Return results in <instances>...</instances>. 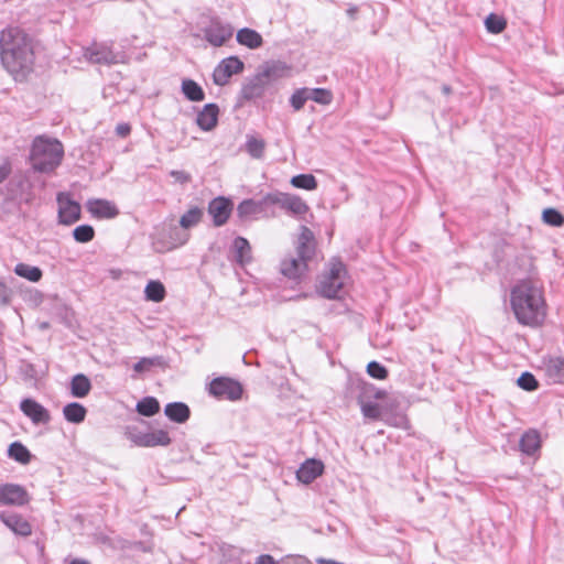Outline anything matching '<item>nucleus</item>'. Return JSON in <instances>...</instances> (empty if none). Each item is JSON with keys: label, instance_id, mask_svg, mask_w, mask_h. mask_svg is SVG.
Segmentation results:
<instances>
[{"label": "nucleus", "instance_id": "40", "mask_svg": "<svg viewBox=\"0 0 564 564\" xmlns=\"http://www.w3.org/2000/svg\"><path fill=\"white\" fill-rule=\"evenodd\" d=\"M307 99L313 100L319 105H329L333 100V94L326 88H307Z\"/></svg>", "mask_w": 564, "mask_h": 564}, {"label": "nucleus", "instance_id": "27", "mask_svg": "<svg viewBox=\"0 0 564 564\" xmlns=\"http://www.w3.org/2000/svg\"><path fill=\"white\" fill-rule=\"evenodd\" d=\"M69 390L74 398L83 399L87 397L91 390L90 379L84 373L75 375L70 380Z\"/></svg>", "mask_w": 564, "mask_h": 564}, {"label": "nucleus", "instance_id": "17", "mask_svg": "<svg viewBox=\"0 0 564 564\" xmlns=\"http://www.w3.org/2000/svg\"><path fill=\"white\" fill-rule=\"evenodd\" d=\"M291 67L281 61H271L261 65L258 69V73L265 79L268 85L272 83L288 77L290 74Z\"/></svg>", "mask_w": 564, "mask_h": 564}, {"label": "nucleus", "instance_id": "18", "mask_svg": "<svg viewBox=\"0 0 564 564\" xmlns=\"http://www.w3.org/2000/svg\"><path fill=\"white\" fill-rule=\"evenodd\" d=\"M315 254V239L313 231L306 226L301 227V232L297 240L296 257L304 260L306 263Z\"/></svg>", "mask_w": 564, "mask_h": 564}, {"label": "nucleus", "instance_id": "41", "mask_svg": "<svg viewBox=\"0 0 564 564\" xmlns=\"http://www.w3.org/2000/svg\"><path fill=\"white\" fill-rule=\"evenodd\" d=\"M203 216V210L198 207L188 209L180 219L181 227L188 229L196 226Z\"/></svg>", "mask_w": 564, "mask_h": 564}, {"label": "nucleus", "instance_id": "50", "mask_svg": "<svg viewBox=\"0 0 564 564\" xmlns=\"http://www.w3.org/2000/svg\"><path fill=\"white\" fill-rule=\"evenodd\" d=\"M390 423H391V425H393L395 427H400V429H404V430L410 427L409 420H408L406 415H404V414L394 415L391 419Z\"/></svg>", "mask_w": 564, "mask_h": 564}, {"label": "nucleus", "instance_id": "6", "mask_svg": "<svg viewBox=\"0 0 564 564\" xmlns=\"http://www.w3.org/2000/svg\"><path fill=\"white\" fill-rule=\"evenodd\" d=\"M208 391L209 394L218 399L236 401L241 398L243 390L238 381L226 377H219L215 378L209 383Z\"/></svg>", "mask_w": 564, "mask_h": 564}, {"label": "nucleus", "instance_id": "8", "mask_svg": "<svg viewBox=\"0 0 564 564\" xmlns=\"http://www.w3.org/2000/svg\"><path fill=\"white\" fill-rule=\"evenodd\" d=\"M84 56L94 64L111 65L122 61L120 53H115L106 43H94L85 48Z\"/></svg>", "mask_w": 564, "mask_h": 564}, {"label": "nucleus", "instance_id": "15", "mask_svg": "<svg viewBox=\"0 0 564 564\" xmlns=\"http://www.w3.org/2000/svg\"><path fill=\"white\" fill-rule=\"evenodd\" d=\"M20 410L34 424H46L51 420L50 412L41 403L30 398L21 401Z\"/></svg>", "mask_w": 564, "mask_h": 564}, {"label": "nucleus", "instance_id": "51", "mask_svg": "<svg viewBox=\"0 0 564 564\" xmlns=\"http://www.w3.org/2000/svg\"><path fill=\"white\" fill-rule=\"evenodd\" d=\"M170 175L175 180V182L181 184H186L191 181V175L185 171L173 170L170 172Z\"/></svg>", "mask_w": 564, "mask_h": 564}, {"label": "nucleus", "instance_id": "46", "mask_svg": "<svg viewBox=\"0 0 564 564\" xmlns=\"http://www.w3.org/2000/svg\"><path fill=\"white\" fill-rule=\"evenodd\" d=\"M289 193L283 192H272L264 195V202L268 203V207L279 206L281 209H285V204L288 199Z\"/></svg>", "mask_w": 564, "mask_h": 564}, {"label": "nucleus", "instance_id": "39", "mask_svg": "<svg viewBox=\"0 0 564 564\" xmlns=\"http://www.w3.org/2000/svg\"><path fill=\"white\" fill-rule=\"evenodd\" d=\"M291 185L296 188L314 191L317 188V180L312 174H297L290 181Z\"/></svg>", "mask_w": 564, "mask_h": 564}, {"label": "nucleus", "instance_id": "11", "mask_svg": "<svg viewBox=\"0 0 564 564\" xmlns=\"http://www.w3.org/2000/svg\"><path fill=\"white\" fill-rule=\"evenodd\" d=\"M243 66V63L237 56L224 58L214 69V83L218 86L226 85L232 75L242 72Z\"/></svg>", "mask_w": 564, "mask_h": 564}, {"label": "nucleus", "instance_id": "30", "mask_svg": "<svg viewBox=\"0 0 564 564\" xmlns=\"http://www.w3.org/2000/svg\"><path fill=\"white\" fill-rule=\"evenodd\" d=\"M86 414V408L78 402H70L63 408V415L65 420L73 424H79L84 422Z\"/></svg>", "mask_w": 564, "mask_h": 564}, {"label": "nucleus", "instance_id": "52", "mask_svg": "<svg viewBox=\"0 0 564 564\" xmlns=\"http://www.w3.org/2000/svg\"><path fill=\"white\" fill-rule=\"evenodd\" d=\"M10 302V291L8 286L0 281V304L7 305Z\"/></svg>", "mask_w": 564, "mask_h": 564}, {"label": "nucleus", "instance_id": "48", "mask_svg": "<svg viewBox=\"0 0 564 564\" xmlns=\"http://www.w3.org/2000/svg\"><path fill=\"white\" fill-rule=\"evenodd\" d=\"M306 87L296 89L290 97V105L295 111L301 110L307 101Z\"/></svg>", "mask_w": 564, "mask_h": 564}, {"label": "nucleus", "instance_id": "58", "mask_svg": "<svg viewBox=\"0 0 564 564\" xmlns=\"http://www.w3.org/2000/svg\"><path fill=\"white\" fill-rule=\"evenodd\" d=\"M185 241H186V239L180 240V241H177V242H173V243H171V246H170V247H167L166 249H167V250L174 249V248H176V247H178V246L184 245V243H185Z\"/></svg>", "mask_w": 564, "mask_h": 564}, {"label": "nucleus", "instance_id": "37", "mask_svg": "<svg viewBox=\"0 0 564 564\" xmlns=\"http://www.w3.org/2000/svg\"><path fill=\"white\" fill-rule=\"evenodd\" d=\"M137 411L143 416H153L160 411V403L154 397H144L137 403Z\"/></svg>", "mask_w": 564, "mask_h": 564}, {"label": "nucleus", "instance_id": "38", "mask_svg": "<svg viewBox=\"0 0 564 564\" xmlns=\"http://www.w3.org/2000/svg\"><path fill=\"white\" fill-rule=\"evenodd\" d=\"M164 364L165 361L162 356L142 357L133 365V370L137 373H143L149 371L152 367H162Z\"/></svg>", "mask_w": 564, "mask_h": 564}, {"label": "nucleus", "instance_id": "60", "mask_svg": "<svg viewBox=\"0 0 564 564\" xmlns=\"http://www.w3.org/2000/svg\"><path fill=\"white\" fill-rule=\"evenodd\" d=\"M442 91H443L445 95H448V94L451 93V87H449V86H447V85H444V86L442 87Z\"/></svg>", "mask_w": 564, "mask_h": 564}, {"label": "nucleus", "instance_id": "33", "mask_svg": "<svg viewBox=\"0 0 564 564\" xmlns=\"http://www.w3.org/2000/svg\"><path fill=\"white\" fill-rule=\"evenodd\" d=\"M308 209V205L300 196L289 194L284 209L288 214L301 218Z\"/></svg>", "mask_w": 564, "mask_h": 564}, {"label": "nucleus", "instance_id": "42", "mask_svg": "<svg viewBox=\"0 0 564 564\" xmlns=\"http://www.w3.org/2000/svg\"><path fill=\"white\" fill-rule=\"evenodd\" d=\"M265 143L262 139H258L254 137H248L246 142V151L253 159H261L264 153Z\"/></svg>", "mask_w": 564, "mask_h": 564}, {"label": "nucleus", "instance_id": "10", "mask_svg": "<svg viewBox=\"0 0 564 564\" xmlns=\"http://www.w3.org/2000/svg\"><path fill=\"white\" fill-rule=\"evenodd\" d=\"M29 501L30 496L23 486L11 482L0 484V505L21 507Z\"/></svg>", "mask_w": 564, "mask_h": 564}, {"label": "nucleus", "instance_id": "19", "mask_svg": "<svg viewBox=\"0 0 564 564\" xmlns=\"http://www.w3.org/2000/svg\"><path fill=\"white\" fill-rule=\"evenodd\" d=\"M87 209L94 217L100 219H110L119 215L117 206L107 199H89L87 202Z\"/></svg>", "mask_w": 564, "mask_h": 564}, {"label": "nucleus", "instance_id": "14", "mask_svg": "<svg viewBox=\"0 0 564 564\" xmlns=\"http://www.w3.org/2000/svg\"><path fill=\"white\" fill-rule=\"evenodd\" d=\"M232 212V202L224 196L212 199L208 204V214L216 227L225 225Z\"/></svg>", "mask_w": 564, "mask_h": 564}, {"label": "nucleus", "instance_id": "9", "mask_svg": "<svg viewBox=\"0 0 564 564\" xmlns=\"http://www.w3.org/2000/svg\"><path fill=\"white\" fill-rule=\"evenodd\" d=\"M58 223L62 225H73L80 219V205L73 200L68 194L59 193L57 195Z\"/></svg>", "mask_w": 564, "mask_h": 564}, {"label": "nucleus", "instance_id": "16", "mask_svg": "<svg viewBox=\"0 0 564 564\" xmlns=\"http://www.w3.org/2000/svg\"><path fill=\"white\" fill-rule=\"evenodd\" d=\"M0 520L17 535L29 536L32 533V525L19 513L0 512Z\"/></svg>", "mask_w": 564, "mask_h": 564}, {"label": "nucleus", "instance_id": "35", "mask_svg": "<svg viewBox=\"0 0 564 564\" xmlns=\"http://www.w3.org/2000/svg\"><path fill=\"white\" fill-rule=\"evenodd\" d=\"M8 456L22 465L29 464L32 458L30 451L21 442H13L9 445Z\"/></svg>", "mask_w": 564, "mask_h": 564}, {"label": "nucleus", "instance_id": "7", "mask_svg": "<svg viewBox=\"0 0 564 564\" xmlns=\"http://www.w3.org/2000/svg\"><path fill=\"white\" fill-rule=\"evenodd\" d=\"M361 394L358 398L361 412L365 417L377 420L380 416V408L378 403L365 401V398L382 399L384 391L377 389L373 384L367 382H360Z\"/></svg>", "mask_w": 564, "mask_h": 564}, {"label": "nucleus", "instance_id": "57", "mask_svg": "<svg viewBox=\"0 0 564 564\" xmlns=\"http://www.w3.org/2000/svg\"><path fill=\"white\" fill-rule=\"evenodd\" d=\"M317 564H343V563L334 561V560L318 558Z\"/></svg>", "mask_w": 564, "mask_h": 564}, {"label": "nucleus", "instance_id": "20", "mask_svg": "<svg viewBox=\"0 0 564 564\" xmlns=\"http://www.w3.org/2000/svg\"><path fill=\"white\" fill-rule=\"evenodd\" d=\"M323 470L324 465L321 460L307 459L297 469L296 477L299 481L307 485L321 476Z\"/></svg>", "mask_w": 564, "mask_h": 564}, {"label": "nucleus", "instance_id": "3", "mask_svg": "<svg viewBox=\"0 0 564 564\" xmlns=\"http://www.w3.org/2000/svg\"><path fill=\"white\" fill-rule=\"evenodd\" d=\"M64 148L57 139L39 135L33 140L30 161L34 171L53 172L62 162Z\"/></svg>", "mask_w": 564, "mask_h": 564}, {"label": "nucleus", "instance_id": "54", "mask_svg": "<svg viewBox=\"0 0 564 564\" xmlns=\"http://www.w3.org/2000/svg\"><path fill=\"white\" fill-rule=\"evenodd\" d=\"M130 126L128 123H120L117 126L116 131L120 137H127L130 133Z\"/></svg>", "mask_w": 564, "mask_h": 564}, {"label": "nucleus", "instance_id": "59", "mask_svg": "<svg viewBox=\"0 0 564 564\" xmlns=\"http://www.w3.org/2000/svg\"><path fill=\"white\" fill-rule=\"evenodd\" d=\"M69 564H90V563L86 560L74 558Z\"/></svg>", "mask_w": 564, "mask_h": 564}, {"label": "nucleus", "instance_id": "45", "mask_svg": "<svg viewBox=\"0 0 564 564\" xmlns=\"http://www.w3.org/2000/svg\"><path fill=\"white\" fill-rule=\"evenodd\" d=\"M485 24L488 32L492 34L501 33L507 26L505 19L495 13H491L487 17Z\"/></svg>", "mask_w": 564, "mask_h": 564}, {"label": "nucleus", "instance_id": "31", "mask_svg": "<svg viewBox=\"0 0 564 564\" xmlns=\"http://www.w3.org/2000/svg\"><path fill=\"white\" fill-rule=\"evenodd\" d=\"M181 90L185 98L189 101L198 102L205 99V93L203 88L191 78H185L182 80Z\"/></svg>", "mask_w": 564, "mask_h": 564}, {"label": "nucleus", "instance_id": "47", "mask_svg": "<svg viewBox=\"0 0 564 564\" xmlns=\"http://www.w3.org/2000/svg\"><path fill=\"white\" fill-rule=\"evenodd\" d=\"M518 386L525 391H534L539 387V382L531 372H523L517 380Z\"/></svg>", "mask_w": 564, "mask_h": 564}, {"label": "nucleus", "instance_id": "34", "mask_svg": "<svg viewBox=\"0 0 564 564\" xmlns=\"http://www.w3.org/2000/svg\"><path fill=\"white\" fill-rule=\"evenodd\" d=\"M13 271L18 276L34 283L39 282L43 276V272L39 267L30 265L23 262L18 263Z\"/></svg>", "mask_w": 564, "mask_h": 564}, {"label": "nucleus", "instance_id": "49", "mask_svg": "<svg viewBox=\"0 0 564 564\" xmlns=\"http://www.w3.org/2000/svg\"><path fill=\"white\" fill-rule=\"evenodd\" d=\"M367 373L378 380H383L388 377V370L378 361H370L367 365Z\"/></svg>", "mask_w": 564, "mask_h": 564}, {"label": "nucleus", "instance_id": "28", "mask_svg": "<svg viewBox=\"0 0 564 564\" xmlns=\"http://www.w3.org/2000/svg\"><path fill=\"white\" fill-rule=\"evenodd\" d=\"M237 42L250 50L260 47L263 39L259 32L249 28H242L237 32Z\"/></svg>", "mask_w": 564, "mask_h": 564}, {"label": "nucleus", "instance_id": "55", "mask_svg": "<svg viewBox=\"0 0 564 564\" xmlns=\"http://www.w3.org/2000/svg\"><path fill=\"white\" fill-rule=\"evenodd\" d=\"M256 564H275L273 556L269 554H262L257 557Z\"/></svg>", "mask_w": 564, "mask_h": 564}, {"label": "nucleus", "instance_id": "32", "mask_svg": "<svg viewBox=\"0 0 564 564\" xmlns=\"http://www.w3.org/2000/svg\"><path fill=\"white\" fill-rule=\"evenodd\" d=\"M29 189L30 183L22 175L12 177L8 183V192L14 199H23V197L28 194Z\"/></svg>", "mask_w": 564, "mask_h": 564}, {"label": "nucleus", "instance_id": "29", "mask_svg": "<svg viewBox=\"0 0 564 564\" xmlns=\"http://www.w3.org/2000/svg\"><path fill=\"white\" fill-rule=\"evenodd\" d=\"M541 446L540 434L535 430L525 432L519 442V448L525 455H533Z\"/></svg>", "mask_w": 564, "mask_h": 564}, {"label": "nucleus", "instance_id": "53", "mask_svg": "<svg viewBox=\"0 0 564 564\" xmlns=\"http://www.w3.org/2000/svg\"><path fill=\"white\" fill-rule=\"evenodd\" d=\"M11 173V163L7 160L0 165V183H2Z\"/></svg>", "mask_w": 564, "mask_h": 564}, {"label": "nucleus", "instance_id": "43", "mask_svg": "<svg viewBox=\"0 0 564 564\" xmlns=\"http://www.w3.org/2000/svg\"><path fill=\"white\" fill-rule=\"evenodd\" d=\"M73 237L77 242H89L95 237V229L90 225H79L73 230Z\"/></svg>", "mask_w": 564, "mask_h": 564}, {"label": "nucleus", "instance_id": "2", "mask_svg": "<svg viewBox=\"0 0 564 564\" xmlns=\"http://www.w3.org/2000/svg\"><path fill=\"white\" fill-rule=\"evenodd\" d=\"M510 303L519 324L540 326L546 316V304L542 290L530 281H522L511 290Z\"/></svg>", "mask_w": 564, "mask_h": 564}, {"label": "nucleus", "instance_id": "1", "mask_svg": "<svg viewBox=\"0 0 564 564\" xmlns=\"http://www.w3.org/2000/svg\"><path fill=\"white\" fill-rule=\"evenodd\" d=\"M34 62V40L28 32L19 26L0 32V63L15 80H24L33 72Z\"/></svg>", "mask_w": 564, "mask_h": 564}, {"label": "nucleus", "instance_id": "24", "mask_svg": "<svg viewBox=\"0 0 564 564\" xmlns=\"http://www.w3.org/2000/svg\"><path fill=\"white\" fill-rule=\"evenodd\" d=\"M545 376L552 383H564V357H551L545 361Z\"/></svg>", "mask_w": 564, "mask_h": 564}, {"label": "nucleus", "instance_id": "25", "mask_svg": "<svg viewBox=\"0 0 564 564\" xmlns=\"http://www.w3.org/2000/svg\"><path fill=\"white\" fill-rule=\"evenodd\" d=\"M164 414L172 422L183 424L189 419L191 409L184 402H171L165 405Z\"/></svg>", "mask_w": 564, "mask_h": 564}, {"label": "nucleus", "instance_id": "44", "mask_svg": "<svg viewBox=\"0 0 564 564\" xmlns=\"http://www.w3.org/2000/svg\"><path fill=\"white\" fill-rule=\"evenodd\" d=\"M542 219L545 224L553 227H562L564 225V216L555 208H546L542 213Z\"/></svg>", "mask_w": 564, "mask_h": 564}, {"label": "nucleus", "instance_id": "56", "mask_svg": "<svg viewBox=\"0 0 564 564\" xmlns=\"http://www.w3.org/2000/svg\"><path fill=\"white\" fill-rule=\"evenodd\" d=\"M357 12H358V7H356V6H349V8L347 9V14L349 15V18L351 20L356 19Z\"/></svg>", "mask_w": 564, "mask_h": 564}, {"label": "nucleus", "instance_id": "12", "mask_svg": "<svg viewBox=\"0 0 564 564\" xmlns=\"http://www.w3.org/2000/svg\"><path fill=\"white\" fill-rule=\"evenodd\" d=\"M237 215L240 219L249 217H269L275 216L273 210H269L268 203L264 202V196L261 199H245L237 207Z\"/></svg>", "mask_w": 564, "mask_h": 564}, {"label": "nucleus", "instance_id": "22", "mask_svg": "<svg viewBox=\"0 0 564 564\" xmlns=\"http://www.w3.org/2000/svg\"><path fill=\"white\" fill-rule=\"evenodd\" d=\"M268 86L265 79L257 72V74L243 85L241 96L246 100H254L264 95Z\"/></svg>", "mask_w": 564, "mask_h": 564}, {"label": "nucleus", "instance_id": "13", "mask_svg": "<svg viewBox=\"0 0 564 564\" xmlns=\"http://www.w3.org/2000/svg\"><path fill=\"white\" fill-rule=\"evenodd\" d=\"M130 440L140 447L169 446L172 442L165 430L134 433Z\"/></svg>", "mask_w": 564, "mask_h": 564}, {"label": "nucleus", "instance_id": "23", "mask_svg": "<svg viewBox=\"0 0 564 564\" xmlns=\"http://www.w3.org/2000/svg\"><path fill=\"white\" fill-rule=\"evenodd\" d=\"M307 270V263L299 257H288L281 262V273L290 279H299Z\"/></svg>", "mask_w": 564, "mask_h": 564}, {"label": "nucleus", "instance_id": "36", "mask_svg": "<svg viewBox=\"0 0 564 564\" xmlns=\"http://www.w3.org/2000/svg\"><path fill=\"white\" fill-rule=\"evenodd\" d=\"M144 295L148 301L162 302L166 295L165 288L161 281L151 280L145 285Z\"/></svg>", "mask_w": 564, "mask_h": 564}, {"label": "nucleus", "instance_id": "26", "mask_svg": "<svg viewBox=\"0 0 564 564\" xmlns=\"http://www.w3.org/2000/svg\"><path fill=\"white\" fill-rule=\"evenodd\" d=\"M234 259L240 265H245L251 261V246L243 237H236L232 241Z\"/></svg>", "mask_w": 564, "mask_h": 564}, {"label": "nucleus", "instance_id": "4", "mask_svg": "<svg viewBox=\"0 0 564 564\" xmlns=\"http://www.w3.org/2000/svg\"><path fill=\"white\" fill-rule=\"evenodd\" d=\"M346 278V268L339 260L329 262L328 271L322 276L318 293L326 299H337L343 290Z\"/></svg>", "mask_w": 564, "mask_h": 564}, {"label": "nucleus", "instance_id": "21", "mask_svg": "<svg viewBox=\"0 0 564 564\" xmlns=\"http://www.w3.org/2000/svg\"><path fill=\"white\" fill-rule=\"evenodd\" d=\"M218 115V106L216 104H207L197 113L196 123L203 131H210L217 126Z\"/></svg>", "mask_w": 564, "mask_h": 564}, {"label": "nucleus", "instance_id": "5", "mask_svg": "<svg viewBox=\"0 0 564 564\" xmlns=\"http://www.w3.org/2000/svg\"><path fill=\"white\" fill-rule=\"evenodd\" d=\"M205 40L214 47L223 46L234 35V28L230 23L219 18L210 19L207 26L203 29Z\"/></svg>", "mask_w": 564, "mask_h": 564}]
</instances>
